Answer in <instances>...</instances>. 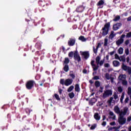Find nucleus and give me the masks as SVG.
<instances>
[{"mask_svg":"<svg viewBox=\"0 0 131 131\" xmlns=\"http://www.w3.org/2000/svg\"><path fill=\"white\" fill-rule=\"evenodd\" d=\"M124 37H125V35L124 34H122L120 38L116 41V43L117 46H120V45L123 43V41H124V39L123 38H124Z\"/></svg>","mask_w":131,"mask_h":131,"instance_id":"nucleus-9","label":"nucleus"},{"mask_svg":"<svg viewBox=\"0 0 131 131\" xmlns=\"http://www.w3.org/2000/svg\"><path fill=\"white\" fill-rule=\"evenodd\" d=\"M118 53L119 55H122V54H123V49L122 47H121L118 49Z\"/></svg>","mask_w":131,"mask_h":131,"instance_id":"nucleus-30","label":"nucleus"},{"mask_svg":"<svg viewBox=\"0 0 131 131\" xmlns=\"http://www.w3.org/2000/svg\"><path fill=\"white\" fill-rule=\"evenodd\" d=\"M105 4V2H104V0H100L97 4V6L98 7H101V6H103Z\"/></svg>","mask_w":131,"mask_h":131,"instance_id":"nucleus-21","label":"nucleus"},{"mask_svg":"<svg viewBox=\"0 0 131 131\" xmlns=\"http://www.w3.org/2000/svg\"><path fill=\"white\" fill-rule=\"evenodd\" d=\"M75 91L77 93H79L80 92V88H79V84H76L75 85Z\"/></svg>","mask_w":131,"mask_h":131,"instance_id":"nucleus-20","label":"nucleus"},{"mask_svg":"<svg viewBox=\"0 0 131 131\" xmlns=\"http://www.w3.org/2000/svg\"><path fill=\"white\" fill-rule=\"evenodd\" d=\"M54 97L57 101H60L61 100V98H60V97L59 96V95L58 94H54Z\"/></svg>","mask_w":131,"mask_h":131,"instance_id":"nucleus-36","label":"nucleus"},{"mask_svg":"<svg viewBox=\"0 0 131 131\" xmlns=\"http://www.w3.org/2000/svg\"><path fill=\"white\" fill-rule=\"evenodd\" d=\"M93 52L94 54H97L98 53V49L97 48L95 49V47H93Z\"/></svg>","mask_w":131,"mask_h":131,"instance_id":"nucleus-49","label":"nucleus"},{"mask_svg":"<svg viewBox=\"0 0 131 131\" xmlns=\"http://www.w3.org/2000/svg\"><path fill=\"white\" fill-rule=\"evenodd\" d=\"M74 89V86L73 85H71L70 86L68 89V93H70V92H71L72 91H73V89Z\"/></svg>","mask_w":131,"mask_h":131,"instance_id":"nucleus-34","label":"nucleus"},{"mask_svg":"<svg viewBox=\"0 0 131 131\" xmlns=\"http://www.w3.org/2000/svg\"><path fill=\"white\" fill-rule=\"evenodd\" d=\"M76 40L75 38H70L68 42V45L69 47H73L75 45V42Z\"/></svg>","mask_w":131,"mask_h":131,"instance_id":"nucleus-11","label":"nucleus"},{"mask_svg":"<svg viewBox=\"0 0 131 131\" xmlns=\"http://www.w3.org/2000/svg\"><path fill=\"white\" fill-rule=\"evenodd\" d=\"M100 85H101V83H100L99 81H96L95 82V86H96V88H99Z\"/></svg>","mask_w":131,"mask_h":131,"instance_id":"nucleus-31","label":"nucleus"},{"mask_svg":"<svg viewBox=\"0 0 131 131\" xmlns=\"http://www.w3.org/2000/svg\"><path fill=\"white\" fill-rule=\"evenodd\" d=\"M113 97L115 100H117V99H118L117 101L119 100L118 99V95H117V93H116V92L114 93Z\"/></svg>","mask_w":131,"mask_h":131,"instance_id":"nucleus-32","label":"nucleus"},{"mask_svg":"<svg viewBox=\"0 0 131 131\" xmlns=\"http://www.w3.org/2000/svg\"><path fill=\"white\" fill-rule=\"evenodd\" d=\"M124 99V92H123L122 94V95L121 96V98H120V102L121 103H123V99Z\"/></svg>","mask_w":131,"mask_h":131,"instance_id":"nucleus-35","label":"nucleus"},{"mask_svg":"<svg viewBox=\"0 0 131 131\" xmlns=\"http://www.w3.org/2000/svg\"><path fill=\"white\" fill-rule=\"evenodd\" d=\"M129 67H127L126 65H125L124 63L122 64V69L123 70H124V71H127Z\"/></svg>","mask_w":131,"mask_h":131,"instance_id":"nucleus-25","label":"nucleus"},{"mask_svg":"<svg viewBox=\"0 0 131 131\" xmlns=\"http://www.w3.org/2000/svg\"><path fill=\"white\" fill-rule=\"evenodd\" d=\"M113 64L115 67H118V66H119V65H120V63L119 62V61H118L117 60H114L113 62Z\"/></svg>","mask_w":131,"mask_h":131,"instance_id":"nucleus-23","label":"nucleus"},{"mask_svg":"<svg viewBox=\"0 0 131 131\" xmlns=\"http://www.w3.org/2000/svg\"><path fill=\"white\" fill-rule=\"evenodd\" d=\"M69 62H70V60H69V58H68V57H66L64 58L63 65H64V64H65V65H68Z\"/></svg>","mask_w":131,"mask_h":131,"instance_id":"nucleus-24","label":"nucleus"},{"mask_svg":"<svg viewBox=\"0 0 131 131\" xmlns=\"http://www.w3.org/2000/svg\"><path fill=\"white\" fill-rule=\"evenodd\" d=\"M129 43V40L127 39L125 41V45L127 46Z\"/></svg>","mask_w":131,"mask_h":131,"instance_id":"nucleus-60","label":"nucleus"},{"mask_svg":"<svg viewBox=\"0 0 131 131\" xmlns=\"http://www.w3.org/2000/svg\"><path fill=\"white\" fill-rule=\"evenodd\" d=\"M114 111L117 114H119V113H120V108L117 105L115 106Z\"/></svg>","mask_w":131,"mask_h":131,"instance_id":"nucleus-16","label":"nucleus"},{"mask_svg":"<svg viewBox=\"0 0 131 131\" xmlns=\"http://www.w3.org/2000/svg\"><path fill=\"white\" fill-rule=\"evenodd\" d=\"M46 82V79H42L41 81H39L40 84L39 85L40 86H42L43 85V83Z\"/></svg>","mask_w":131,"mask_h":131,"instance_id":"nucleus-38","label":"nucleus"},{"mask_svg":"<svg viewBox=\"0 0 131 131\" xmlns=\"http://www.w3.org/2000/svg\"><path fill=\"white\" fill-rule=\"evenodd\" d=\"M119 20H120V16L117 15L115 17L114 19H113V21L114 22H117V21H119Z\"/></svg>","mask_w":131,"mask_h":131,"instance_id":"nucleus-28","label":"nucleus"},{"mask_svg":"<svg viewBox=\"0 0 131 131\" xmlns=\"http://www.w3.org/2000/svg\"><path fill=\"white\" fill-rule=\"evenodd\" d=\"M73 55L74 56V52H73V51L70 52L68 54L69 58H72Z\"/></svg>","mask_w":131,"mask_h":131,"instance_id":"nucleus-37","label":"nucleus"},{"mask_svg":"<svg viewBox=\"0 0 131 131\" xmlns=\"http://www.w3.org/2000/svg\"><path fill=\"white\" fill-rule=\"evenodd\" d=\"M95 63V60H92L91 61V65L92 67V68L94 70V71H97V70H98V69H99V66H96V64L94 63Z\"/></svg>","mask_w":131,"mask_h":131,"instance_id":"nucleus-13","label":"nucleus"},{"mask_svg":"<svg viewBox=\"0 0 131 131\" xmlns=\"http://www.w3.org/2000/svg\"><path fill=\"white\" fill-rule=\"evenodd\" d=\"M116 35V34H114V31H111V34L109 35L108 38L110 39H113L114 37Z\"/></svg>","mask_w":131,"mask_h":131,"instance_id":"nucleus-17","label":"nucleus"},{"mask_svg":"<svg viewBox=\"0 0 131 131\" xmlns=\"http://www.w3.org/2000/svg\"><path fill=\"white\" fill-rule=\"evenodd\" d=\"M35 47L37 50H40L41 49V43L40 42H37L35 44Z\"/></svg>","mask_w":131,"mask_h":131,"instance_id":"nucleus-19","label":"nucleus"},{"mask_svg":"<svg viewBox=\"0 0 131 131\" xmlns=\"http://www.w3.org/2000/svg\"><path fill=\"white\" fill-rule=\"evenodd\" d=\"M122 83L123 85H127V81L126 80H123Z\"/></svg>","mask_w":131,"mask_h":131,"instance_id":"nucleus-43","label":"nucleus"},{"mask_svg":"<svg viewBox=\"0 0 131 131\" xmlns=\"http://www.w3.org/2000/svg\"><path fill=\"white\" fill-rule=\"evenodd\" d=\"M82 58L85 60H88L90 58V51H83L81 53Z\"/></svg>","mask_w":131,"mask_h":131,"instance_id":"nucleus-7","label":"nucleus"},{"mask_svg":"<svg viewBox=\"0 0 131 131\" xmlns=\"http://www.w3.org/2000/svg\"><path fill=\"white\" fill-rule=\"evenodd\" d=\"M34 84H35V81H34V80H30L27 81L25 85L27 90H30L33 89Z\"/></svg>","mask_w":131,"mask_h":131,"instance_id":"nucleus-3","label":"nucleus"},{"mask_svg":"<svg viewBox=\"0 0 131 131\" xmlns=\"http://www.w3.org/2000/svg\"><path fill=\"white\" fill-rule=\"evenodd\" d=\"M129 65L131 66V62H129ZM128 71V73L129 75L131 74V68L129 67V68H128V70H127Z\"/></svg>","mask_w":131,"mask_h":131,"instance_id":"nucleus-44","label":"nucleus"},{"mask_svg":"<svg viewBox=\"0 0 131 131\" xmlns=\"http://www.w3.org/2000/svg\"><path fill=\"white\" fill-rule=\"evenodd\" d=\"M113 94V92L111 90H106L104 91L102 95L103 99H106V98L110 97V96H112Z\"/></svg>","mask_w":131,"mask_h":131,"instance_id":"nucleus-5","label":"nucleus"},{"mask_svg":"<svg viewBox=\"0 0 131 131\" xmlns=\"http://www.w3.org/2000/svg\"><path fill=\"white\" fill-rule=\"evenodd\" d=\"M122 25V24H121V23H120L115 24L113 26V30L114 31H116V30H118L119 28H120V27H121Z\"/></svg>","mask_w":131,"mask_h":131,"instance_id":"nucleus-10","label":"nucleus"},{"mask_svg":"<svg viewBox=\"0 0 131 131\" xmlns=\"http://www.w3.org/2000/svg\"><path fill=\"white\" fill-rule=\"evenodd\" d=\"M129 100V98H128V97H127L125 98V100H124V103H125V104L127 103Z\"/></svg>","mask_w":131,"mask_h":131,"instance_id":"nucleus-51","label":"nucleus"},{"mask_svg":"<svg viewBox=\"0 0 131 131\" xmlns=\"http://www.w3.org/2000/svg\"><path fill=\"white\" fill-rule=\"evenodd\" d=\"M62 92H63V90L61 89H58V92L59 93V95H62Z\"/></svg>","mask_w":131,"mask_h":131,"instance_id":"nucleus-61","label":"nucleus"},{"mask_svg":"<svg viewBox=\"0 0 131 131\" xmlns=\"http://www.w3.org/2000/svg\"><path fill=\"white\" fill-rule=\"evenodd\" d=\"M115 59L120 60V57H119V55L117 54H115Z\"/></svg>","mask_w":131,"mask_h":131,"instance_id":"nucleus-47","label":"nucleus"},{"mask_svg":"<svg viewBox=\"0 0 131 131\" xmlns=\"http://www.w3.org/2000/svg\"><path fill=\"white\" fill-rule=\"evenodd\" d=\"M104 47H107L108 46V39L105 38L104 39Z\"/></svg>","mask_w":131,"mask_h":131,"instance_id":"nucleus-40","label":"nucleus"},{"mask_svg":"<svg viewBox=\"0 0 131 131\" xmlns=\"http://www.w3.org/2000/svg\"><path fill=\"white\" fill-rule=\"evenodd\" d=\"M63 70L65 72H68L69 71V66L68 64H65L63 67Z\"/></svg>","mask_w":131,"mask_h":131,"instance_id":"nucleus-27","label":"nucleus"},{"mask_svg":"<svg viewBox=\"0 0 131 131\" xmlns=\"http://www.w3.org/2000/svg\"><path fill=\"white\" fill-rule=\"evenodd\" d=\"M118 122L121 125H123L126 122V119L125 118L119 117Z\"/></svg>","mask_w":131,"mask_h":131,"instance_id":"nucleus-12","label":"nucleus"},{"mask_svg":"<svg viewBox=\"0 0 131 131\" xmlns=\"http://www.w3.org/2000/svg\"><path fill=\"white\" fill-rule=\"evenodd\" d=\"M26 112L27 114H29L30 113V110L28 108H26Z\"/></svg>","mask_w":131,"mask_h":131,"instance_id":"nucleus-57","label":"nucleus"},{"mask_svg":"<svg viewBox=\"0 0 131 131\" xmlns=\"http://www.w3.org/2000/svg\"><path fill=\"white\" fill-rule=\"evenodd\" d=\"M70 76L72 77V79L75 78V75H74V74H70Z\"/></svg>","mask_w":131,"mask_h":131,"instance_id":"nucleus-54","label":"nucleus"},{"mask_svg":"<svg viewBox=\"0 0 131 131\" xmlns=\"http://www.w3.org/2000/svg\"><path fill=\"white\" fill-rule=\"evenodd\" d=\"M54 31V28L53 27L49 28L48 29V31Z\"/></svg>","mask_w":131,"mask_h":131,"instance_id":"nucleus-62","label":"nucleus"},{"mask_svg":"<svg viewBox=\"0 0 131 131\" xmlns=\"http://www.w3.org/2000/svg\"><path fill=\"white\" fill-rule=\"evenodd\" d=\"M110 125H115V124H116V123H115V122H111L110 123Z\"/></svg>","mask_w":131,"mask_h":131,"instance_id":"nucleus-63","label":"nucleus"},{"mask_svg":"<svg viewBox=\"0 0 131 131\" xmlns=\"http://www.w3.org/2000/svg\"><path fill=\"white\" fill-rule=\"evenodd\" d=\"M102 105H103V102H102L101 101H98L97 104V106H102Z\"/></svg>","mask_w":131,"mask_h":131,"instance_id":"nucleus-56","label":"nucleus"},{"mask_svg":"<svg viewBox=\"0 0 131 131\" xmlns=\"http://www.w3.org/2000/svg\"><path fill=\"white\" fill-rule=\"evenodd\" d=\"M38 4L40 6H41L40 8H39V10L40 12H42V11H46V10H48L49 9V7L50 6V4L43 2L42 1H39Z\"/></svg>","mask_w":131,"mask_h":131,"instance_id":"nucleus-2","label":"nucleus"},{"mask_svg":"<svg viewBox=\"0 0 131 131\" xmlns=\"http://www.w3.org/2000/svg\"><path fill=\"white\" fill-rule=\"evenodd\" d=\"M110 115H111V116H114L113 117V119H115L116 116H115V115H114V113H113V112H110Z\"/></svg>","mask_w":131,"mask_h":131,"instance_id":"nucleus-41","label":"nucleus"},{"mask_svg":"<svg viewBox=\"0 0 131 131\" xmlns=\"http://www.w3.org/2000/svg\"><path fill=\"white\" fill-rule=\"evenodd\" d=\"M120 126H119V127H111L110 128V129L111 130H112V129H118L119 128H120Z\"/></svg>","mask_w":131,"mask_h":131,"instance_id":"nucleus-48","label":"nucleus"},{"mask_svg":"<svg viewBox=\"0 0 131 131\" xmlns=\"http://www.w3.org/2000/svg\"><path fill=\"white\" fill-rule=\"evenodd\" d=\"M101 60V57L98 56L96 58V63L97 64V65H100V66H103V64H104V62H105V60H102L100 61Z\"/></svg>","mask_w":131,"mask_h":131,"instance_id":"nucleus-8","label":"nucleus"},{"mask_svg":"<svg viewBox=\"0 0 131 131\" xmlns=\"http://www.w3.org/2000/svg\"><path fill=\"white\" fill-rule=\"evenodd\" d=\"M112 101H113V103H115V100H113V98L112 97H111L110 98V99L108 100H107V103H108V104L111 105V104L112 103Z\"/></svg>","mask_w":131,"mask_h":131,"instance_id":"nucleus-29","label":"nucleus"},{"mask_svg":"<svg viewBox=\"0 0 131 131\" xmlns=\"http://www.w3.org/2000/svg\"><path fill=\"white\" fill-rule=\"evenodd\" d=\"M96 127H97V124H94L90 127V129L94 130V129H95V128H96Z\"/></svg>","mask_w":131,"mask_h":131,"instance_id":"nucleus-39","label":"nucleus"},{"mask_svg":"<svg viewBox=\"0 0 131 131\" xmlns=\"http://www.w3.org/2000/svg\"><path fill=\"white\" fill-rule=\"evenodd\" d=\"M104 67L105 68H108L110 67V64L108 63H105L104 64Z\"/></svg>","mask_w":131,"mask_h":131,"instance_id":"nucleus-55","label":"nucleus"},{"mask_svg":"<svg viewBox=\"0 0 131 131\" xmlns=\"http://www.w3.org/2000/svg\"><path fill=\"white\" fill-rule=\"evenodd\" d=\"M106 124H107V122H106V121H103L101 124L102 126H105Z\"/></svg>","mask_w":131,"mask_h":131,"instance_id":"nucleus-59","label":"nucleus"},{"mask_svg":"<svg viewBox=\"0 0 131 131\" xmlns=\"http://www.w3.org/2000/svg\"><path fill=\"white\" fill-rule=\"evenodd\" d=\"M127 21H131V16H129L127 18Z\"/></svg>","mask_w":131,"mask_h":131,"instance_id":"nucleus-64","label":"nucleus"},{"mask_svg":"<svg viewBox=\"0 0 131 131\" xmlns=\"http://www.w3.org/2000/svg\"><path fill=\"white\" fill-rule=\"evenodd\" d=\"M78 39L79 40H81V41H82L83 42H84V41H86V38H85L83 36H80Z\"/></svg>","mask_w":131,"mask_h":131,"instance_id":"nucleus-26","label":"nucleus"},{"mask_svg":"<svg viewBox=\"0 0 131 131\" xmlns=\"http://www.w3.org/2000/svg\"><path fill=\"white\" fill-rule=\"evenodd\" d=\"M126 113H127V109H124L123 112H120L119 117L124 118V115H126Z\"/></svg>","mask_w":131,"mask_h":131,"instance_id":"nucleus-15","label":"nucleus"},{"mask_svg":"<svg viewBox=\"0 0 131 131\" xmlns=\"http://www.w3.org/2000/svg\"><path fill=\"white\" fill-rule=\"evenodd\" d=\"M125 53L126 54V55L127 56V55H128V54H129V50H128V49H126L125 50Z\"/></svg>","mask_w":131,"mask_h":131,"instance_id":"nucleus-53","label":"nucleus"},{"mask_svg":"<svg viewBox=\"0 0 131 131\" xmlns=\"http://www.w3.org/2000/svg\"><path fill=\"white\" fill-rule=\"evenodd\" d=\"M105 78H106V79L107 80L110 79V75H109V74L108 73L105 74Z\"/></svg>","mask_w":131,"mask_h":131,"instance_id":"nucleus-50","label":"nucleus"},{"mask_svg":"<svg viewBox=\"0 0 131 131\" xmlns=\"http://www.w3.org/2000/svg\"><path fill=\"white\" fill-rule=\"evenodd\" d=\"M118 91L119 92V93H122L123 89L122 88H121V86H119L118 88Z\"/></svg>","mask_w":131,"mask_h":131,"instance_id":"nucleus-46","label":"nucleus"},{"mask_svg":"<svg viewBox=\"0 0 131 131\" xmlns=\"http://www.w3.org/2000/svg\"><path fill=\"white\" fill-rule=\"evenodd\" d=\"M94 118L96 120H100V119H101V116L99 115V113H96L94 114Z\"/></svg>","mask_w":131,"mask_h":131,"instance_id":"nucleus-22","label":"nucleus"},{"mask_svg":"<svg viewBox=\"0 0 131 131\" xmlns=\"http://www.w3.org/2000/svg\"><path fill=\"white\" fill-rule=\"evenodd\" d=\"M75 95L74 94V93L72 92L71 93L69 94V97L70 99H73L74 97H75Z\"/></svg>","mask_w":131,"mask_h":131,"instance_id":"nucleus-33","label":"nucleus"},{"mask_svg":"<svg viewBox=\"0 0 131 131\" xmlns=\"http://www.w3.org/2000/svg\"><path fill=\"white\" fill-rule=\"evenodd\" d=\"M72 82H73L72 79H67L65 81L64 79H61L60 80V84H62V85L64 84L66 86H69V85L72 84Z\"/></svg>","mask_w":131,"mask_h":131,"instance_id":"nucleus-4","label":"nucleus"},{"mask_svg":"<svg viewBox=\"0 0 131 131\" xmlns=\"http://www.w3.org/2000/svg\"><path fill=\"white\" fill-rule=\"evenodd\" d=\"M97 102V99L96 98H92L90 101L89 103L91 104V106H93L95 103Z\"/></svg>","mask_w":131,"mask_h":131,"instance_id":"nucleus-18","label":"nucleus"},{"mask_svg":"<svg viewBox=\"0 0 131 131\" xmlns=\"http://www.w3.org/2000/svg\"><path fill=\"white\" fill-rule=\"evenodd\" d=\"M131 37V32L127 33L126 35V37L129 38V37Z\"/></svg>","mask_w":131,"mask_h":131,"instance_id":"nucleus-52","label":"nucleus"},{"mask_svg":"<svg viewBox=\"0 0 131 131\" xmlns=\"http://www.w3.org/2000/svg\"><path fill=\"white\" fill-rule=\"evenodd\" d=\"M92 79L94 80H98V79H100V77H99V76H95L92 78Z\"/></svg>","mask_w":131,"mask_h":131,"instance_id":"nucleus-45","label":"nucleus"},{"mask_svg":"<svg viewBox=\"0 0 131 131\" xmlns=\"http://www.w3.org/2000/svg\"><path fill=\"white\" fill-rule=\"evenodd\" d=\"M111 24L110 22L106 23L104 25L101 29L102 33L101 35L103 37H105L108 33H109V29H110Z\"/></svg>","mask_w":131,"mask_h":131,"instance_id":"nucleus-1","label":"nucleus"},{"mask_svg":"<svg viewBox=\"0 0 131 131\" xmlns=\"http://www.w3.org/2000/svg\"><path fill=\"white\" fill-rule=\"evenodd\" d=\"M100 47H102V45L101 44V43L99 42L98 43L96 48L98 49Z\"/></svg>","mask_w":131,"mask_h":131,"instance_id":"nucleus-58","label":"nucleus"},{"mask_svg":"<svg viewBox=\"0 0 131 131\" xmlns=\"http://www.w3.org/2000/svg\"><path fill=\"white\" fill-rule=\"evenodd\" d=\"M74 60L75 61H77L78 63H79L81 61V57L79 56V53L78 51H75L74 53Z\"/></svg>","mask_w":131,"mask_h":131,"instance_id":"nucleus-6","label":"nucleus"},{"mask_svg":"<svg viewBox=\"0 0 131 131\" xmlns=\"http://www.w3.org/2000/svg\"><path fill=\"white\" fill-rule=\"evenodd\" d=\"M119 61H122V62H125V57L124 56H121L120 58V59H119Z\"/></svg>","mask_w":131,"mask_h":131,"instance_id":"nucleus-42","label":"nucleus"},{"mask_svg":"<svg viewBox=\"0 0 131 131\" xmlns=\"http://www.w3.org/2000/svg\"><path fill=\"white\" fill-rule=\"evenodd\" d=\"M85 7L81 5L78 7L76 9V12L78 13H82V11L84 10Z\"/></svg>","mask_w":131,"mask_h":131,"instance_id":"nucleus-14","label":"nucleus"}]
</instances>
